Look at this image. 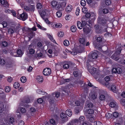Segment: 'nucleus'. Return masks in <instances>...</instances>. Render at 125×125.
Here are the masks:
<instances>
[{
  "label": "nucleus",
  "instance_id": "obj_1",
  "mask_svg": "<svg viewBox=\"0 0 125 125\" xmlns=\"http://www.w3.org/2000/svg\"><path fill=\"white\" fill-rule=\"evenodd\" d=\"M122 50V49L121 47L118 48L116 50V51L112 56L111 58L116 61H118L120 59L118 57L119 56Z\"/></svg>",
  "mask_w": 125,
  "mask_h": 125
},
{
  "label": "nucleus",
  "instance_id": "obj_2",
  "mask_svg": "<svg viewBox=\"0 0 125 125\" xmlns=\"http://www.w3.org/2000/svg\"><path fill=\"white\" fill-rule=\"evenodd\" d=\"M98 24L103 26L105 25L106 21L105 19L102 17H98Z\"/></svg>",
  "mask_w": 125,
  "mask_h": 125
},
{
  "label": "nucleus",
  "instance_id": "obj_3",
  "mask_svg": "<svg viewBox=\"0 0 125 125\" xmlns=\"http://www.w3.org/2000/svg\"><path fill=\"white\" fill-rule=\"evenodd\" d=\"M51 73V69L50 68H45L43 71V73L45 76H47L49 75Z\"/></svg>",
  "mask_w": 125,
  "mask_h": 125
},
{
  "label": "nucleus",
  "instance_id": "obj_4",
  "mask_svg": "<svg viewBox=\"0 0 125 125\" xmlns=\"http://www.w3.org/2000/svg\"><path fill=\"white\" fill-rule=\"evenodd\" d=\"M105 82L103 84L104 85L107 87L109 88L110 85V83L109 82L110 79L109 76H106L104 78Z\"/></svg>",
  "mask_w": 125,
  "mask_h": 125
},
{
  "label": "nucleus",
  "instance_id": "obj_5",
  "mask_svg": "<svg viewBox=\"0 0 125 125\" xmlns=\"http://www.w3.org/2000/svg\"><path fill=\"white\" fill-rule=\"evenodd\" d=\"M100 94L101 93V94L99 96V99L101 100H103L105 99V96L104 95L107 94L106 92L104 90H101L100 92Z\"/></svg>",
  "mask_w": 125,
  "mask_h": 125
},
{
  "label": "nucleus",
  "instance_id": "obj_6",
  "mask_svg": "<svg viewBox=\"0 0 125 125\" xmlns=\"http://www.w3.org/2000/svg\"><path fill=\"white\" fill-rule=\"evenodd\" d=\"M30 99L29 97H27L25 98V99L23 101V105H22L24 106L25 107H28L29 106V105L27 104L28 103L30 102Z\"/></svg>",
  "mask_w": 125,
  "mask_h": 125
},
{
  "label": "nucleus",
  "instance_id": "obj_7",
  "mask_svg": "<svg viewBox=\"0 0 125 125\" xmlns=\"http://www.w3.org/2000/svg\"><path fill=\"white\" fill-rule=\"evenodd\" d=\"M113 73H117L118 74L120 73L122 71V69L120 67H117L113 68L112 70Z\"/></svg>",
  "mask_w": 125,
  "mask_h": 125
},
{
  "label": "nucleus",
  "instance_id": "obj_8",
  "mask_svg": "<svg viewBox=\"0 0 125 125\" xmlns=\"http://www.w3.org/2000/svg\"><path fill=\"white\" fill-rule=\"evenodd\" d=\"M16 53L14 52L13 53V56L15 57H21L23 53L22 51L20 49H18L16 51V53L17 54H16V55H14V54Z\"/></svg>",
  "mask_w": 125,
  "mask_h": 125
},
{
  "label": "nucleus",
  "instance_id": "obj_9",
  "mask_svg": "<svg viewBox=\"0 0 125 125\" xmlns=\"http://www.w3.org/2000/svg\"><path fill=\"white\" fill-rule=\"evenodd\" d=\"M36 30V29L34 27H33L31 29L28 28V31L30 32V35L32 36H34L35 35V33L34 32L32 31H35Z\"/></svg>",
  "mask_w": 125,
  "mask_h": 125
},
{
  "label": "nucleus",
  "instance_id": "obj_10",
  "mask_svg": "<svg viewBox=\"0 0 125 125\" xmlns=\"http://www.w3.org/2000/svg\"><path fill=\"white\" fill-rule=\"evenodd\" d=\"M0 5H2L6 7L9 6L8 2L5 0H0Z\"/></svg>",
  "mask_w": 125,
  "mask_h": 125
},
{
  "label": "nucleus",
  "instance_id": "obj_11",
  "mask_svg": "<svg viewBox=\"0 0 125 125\" xmlns=\"http://www.w3.org/2000/svg\"><path fill=\"white\" fill-rule=\"evenodd\" d=\"M73 64L71 62H69L68 63H66L63 65V67L64 69H67L73 66Z\"/></svg>",
  "mask_w": 125,
  "mask_h": 125
},
{
  "label": "nucleus",
  "instance_id": "obj_12",
  "mask_svg": "<svg viewBox=\"0 0 125 125\" xmlns=\"http://www.w3.org/2000/svg\"><path fill=\"white\" fill-rule=\"evenodd\" d=\"M73 74L75 77H77L78 76H80L82 75L81 74L80 72L78 70H77L74 71L73 73Z\"/></svg>",
  "mask_w": 125,
  "mask_h": 125
},
{
  "label": "nucleus",
  "instance_id": "obj_13",
  "mask_svg": "<svg viewBox=\"0 0 125 125\" xmlns=\"http://www.w3.org/2000/svg\"><path fill=\"white\" fill-rule=\"evenodd\" d=\"M20 17L23 21H24L27 18V15L24 13H23L20 15Z\"/></svg>",
  "mask_w": 125,
  "mask_h": 125
},
{
  "label": "nucleus",
  "instance_id": "obj_14",
  "mask_svg": "<svg viewBox=\"0 0 125 125\" xmlns=\"http://www.w3.org/2000/svg\"><path fill=\"white\" fill-rule=\"evenodd\" d=\"M83 30L84 32L86 34L89 33L91 31L90 29L86 26L83 27Z\"/></svg>",
  "mask_w": 125,
  "mask_h": 125
},
{
  "label": "nucleus",
  "instance_id": "obj_15",
  "mask_svg": "<svg viewBox=\"0 0 125 125\" xmlns=\"http://www.w3.org/2000/svg\"><path fill=\"white\" fill-rule=\"evenodd\" d=\"M77 49V52L79 53H81L83 52L84 50V48L83 46L81 45H80L79 47H78Z\"/></svg>",
  "mask_w": 125,
  "mask_h": 125
},
{
  "label": "nucleus",
  "instance_id": "obj_16",
  "mask_svg": "<svg viewBox=\"0 0 125 125\" xmlns=\"http://www.w3.org/2000/svg\"><path fill=\"white\" fill-rule=\"evenodd\" d=\"M87 119L88 121L92 122L94 121V119L92 115H89L87 117Z\"/></svg>",
  "mask_w": 125,
  "mask_h": 125
},
{
  "label": "nucleus",
  "instance_id": "obj_17",
  "mask_svg": "<svg viewBox=\"0 0 125 125\" xmlns=\"http://www.w3.org/2000/svg\"><path fill=\"white\" fill-rule=\"evenodd\" d=\"M85 106L86 107L92 108L94 107V105L92 103H88L86 102V103Z\"/></svg>",
  "mask_w": 125,
  "mask_h": 125
},
{
  "label": "nucleus",
  "instance_id": "obj_18",
  "mask_svg": "<svg viewBox=\"0 0 125 125\" xmlns=\"http://www.w3.org/2000/svg\"><path fill=\"white\" fill-rule=\"evenodd\" d=\"M60 117L62 119H64V120L67 121L68 120V117L66 116L65 114L62 113L60 115Z\"/></svg>",
  "mask_w": 125,
  "mask_h": 125
},
{
  "label": "nucleus",
  "instance_id": "obj_19",
  "mask_svg": "<svg viewBox=\"0 0 125 125\" xmlns=\"http://www.w3.org/2000/svg\"><path fill=\"white\" fill-rule=\"evenodd\" d=\"M31 45H29L28 48L29 49V52L30 54H32L34 53L35 52V51L33 49L31 48Z\"/></svg>",
  "mask_w": 125,
  "mask_h": 125
},
{
  "label": "nucleus",
  "instance_id": "obj_20",
  "mask_svg": "<svg viewBox=\"0 0 125 125\" xmlns=\"http://www.w3.org/2000/svg\"><path fill=\"white\" fill-rule=\"evenodd\" d=\"M72 7L71 5H69L66 7V11L67 12H70L72 9Z\"/></svg>",
  "mask_w": 125,
  "mask_h": 125
},
{
  "label": "nucleus",
  "instance_id": "obj_21",
  "mask_svg": "<svg viewBox=\"0 0 125 125\" xmlns=\"http://www.w3.org/2000/svg\"><path fill=\"white\" fill-rule=\"evenodd\" d=\"M79 42L81 43L83 45H85V42L84 38H80L79 39Z\"/></svg>",
  "mask_w": 125,
  "mask_h": 125
},
{
  "label": "nucleus",
  "instance_id": "obj_22",
  "mask_svg": "<svg viewBox=\"0 0 125 125\" xmlns=\"http://www.w3.org/2000/svg\"><path fill=\"white\" fill-rule=\"evenodd\" d=\"M47 35L49 38L51 40L52 42H53L55 44L56 43V42L55 40H54L52 36L51 35L49 34H47Z\"/></svg>",
  "mask_w": 125,
  "mask_h": 125
},
{
  "label": "nucleus",
  "instance_id": "obj_23",
  "mask_svg": "<svg viewBox=\"0 0 125 125\" xmlns=\"http://www.w3.org/2000/svg\"><path fill=\"white\" fill-rule=\"evenodd\" d=\"M91 57L93 59H96L97 58V54L96 52H93L91 54Z\"/></svg>",
  "mask_w": 125,
  "mask_h": 125
},
{
  "label": "nucleus",
  "instance_id": "obj_24",
  "mask_svg": "<svg viewBox=\"0 0 125 125\" xmlns=\"http://www.w3.org/2000/svg\"><path fill=\"white\" fill-rule=\"evenodd\" d=\"M77 24L78 27L79 29H81L82 27H83L82 25V24L80 21H78Z\"/></svg>",
  "mask_w": 125,
  "mask_h": 125
},
{
  "label": "nucleus",
  "instance_id": "obj_25",
  "mask_svg": "<svg viewBox=\"0 0 125 125\" xmlns=\"http://www.w3.org/2000/svg\"><path fill=\"white\" fill-rule=\"evenodd\" d=\"M110 85L111 86V90L114 92H115L116 89L115 86L113 84H110Z\"/></svg>",
  "mask_w": 125,
  "mask_h": 125
},
{
  "label": "nucleus",
  "instance_id": "obj_26",
  "mask_svg": "<svg viewBox=\"0 0 125 125\" xmlns=\"http://www.w3.org/2000/svg\"><path fill=\"white\" fill-rule=\"evenodd\" d=\"M117 103L115 101H113L110 102V106L112 107H115Z\"/></svg>",
  "mask_w": 125,
  "mask_h": 125
},
{
  "label": "nucleus",
  "instance_id": "obj_27",
  "mask_svg": "<svg viewBox=\"0 0 125 125\" xmlns=\"http://www.w3.org/2000/svg\"><path fill=\"white\" fill-rule=\"evenodd\" d=\"M96 71V69L94 67H93L91 69H89V72L92 74H94Z\"/></svg>",
  "mask_w": 125,
  "mask_h": 125
},
{
  "label": "nucleus",
  "instance_id": "obj_28",
  "mask_svg": "<svg viewBox=\"0 0 125 125\" xmlns=\"http://www.w3.org/2000/svg\"><path fill=\"white\" fill-rule=\"evenodd\" d=\"M66 113L69 117L71 116L72 115V111L70 110H67L66 111Z\"/></svg>",
  "mask_w": 125,
  "mask_h": 125
},
{
  "label": "nucleus",
  "instance_id": "obj_29",
  "mask_svg": "<svg viewBox=\"0 0 125 125\" xmlns=\"http://www.w3.org/2000/svg\"><path fill=\"white\" fill-rule=\"evenodd\" d=\"M6 95L4 92L2 91H1V93L0 94V98L4 99Z\"/></svg>",
  "mask_w": 125,
  "mask_h": 125
},
{
  "label": "nucleus",
  "instance_id": "obj_30",
  "mask_svg": "<svg viewBox=\"0 0 125 125\" xmlns=\"http://www.w3.org/2000/svg\"><path fill=\"white\" fill-rule=\"evenodd\" d=\"M93 44L94 45L95 47H96L98 49H100L102 48V46L100 45H98V44L97 43H96L95 42H93Z\"/></svg>",
  "mask_w": 125,
  "mask_h": 125
},
{
  "label": "nucleus",
  "instance_id": "obj_31",
  "mask_svg": "<svg viewBox=\"0 0 125 125\" xmlns=\"http://www.w3.org/2000/svg\"><path fill=\"white\" fill-rule=\"evenodd\" d=\"M36 92L37 93L42 95L44 94L45 93H46L45 92L43 91L42 90L39 89L37 90Z\"/></svg>",
  "mask_w": 125,
  "mask_h": 125
},
{
  "label": "nucleus",
  "instance_id": "obj_32",
  "mask_svg": "<svg viewBox=\"0 0 125 125\" xmlns=\"http://www.w3.org/2000/svg\"><path fill=\"white\" fill-rule=\"evenodd\" d=\"M14 117H11L10 118L9 121V123L13 124L14 122Z\"/></svg>",
  "mask_w": 125,
  "mask_h": 125
},
{
  "label": "nucleus",
  "instance_id": "obj_33",
  "mask_svg": "<svg viewBox=\"0 0 125 125\" xmlns=\"http://www.w3.org/2000/svg\"><path fill=\"white\" fill-rule=\"evenodd\" d=\"M34 5H31L29 6V12H34Z\"/></svg>",
  "mask_w": 125,
  "mask_h": 125
},
{
  "label": "nucleus",
  "instance_id": "obj_34",
  "mask_svg": "<svg viewBox=\"0 0 125 125\" xmlns=\"http://www.w3.org/2000/svg\"><path fill=\"white\" fill-rule=\"evenodd\" d=\"M6 63V61L3 59H0V64L1 65H4Z\"/></svg>",
  "mask_w": 125,
  "mask_h": 125
},
{
  "label": "nucleus",
  "instance_id": "obj_35",
  "mask_svg": "<svg viewBox=\"0 0 125 125\" xmlns=\"http://www.w3.org/2000/svg\"><path fill=\"white\" fill-rule=\"evenodd\" d=\"M87 113L89 114H92L94 113V111L91 109H90L87 110Z\"/></svg>",
  "mask_w": 125,
  "mask_h": 125
},
{
  "label": "nucleus",
  "instance_id": "obj_36",
  "mask_svg": "<svg viewBox=\"0 0 125 125\" xmlns=\"http://www.w3.org/2000/svg\"><path fill=\"white\" fill-rule=\"evenodd\" d=\"M36 79L39 82H42L43 80V79L42 77L39 76L37 77Z\"/></svg>",
  "mask_w": 125,
  "mask_h": 125
},
{
  "label": "nucleus",
  "instance_id": "obj_37",
  "mask_svg": "<svg viewBox=\"0 0 125 125\" xmlns=\"http://www.w3.org/2000/svg\"><path fill=\"white\" fill-rule=\"evenodd\" d=\"M46 14V12L44 11H42V12L40 14L41 17L43 19H44V17Z\"/></svg>",
  "mask_w": 125,
  "mask_h": 125
},
{
  "label": "nucleus",
  "instance_id": "obj_38",
  "mask_svg": "<svg viewBox=\"0 0 125 125\" xmlns=\"http://www.w3.org/2000/svg\"><path fill=\"white\" fill-rule=\"evenodd\" d=\"M57 2L54 0L52 1V5L53 7H55L57 5Z\"/></svg>",
  "mask_w": 125,
  "mask_h": 125
},
{
  "label": "nucleus",
  "instance_id": "obj_39",
  "mask_svg": "<svg viewBox=\"0 0 125 125\" xmlns=\"http://www.w3.org/2000/svg\"><path fill=\"white\" fill-rule=\"evenodd\" d=\"M20 86V84L18 82L15 83L13 85V86L15 88H17Z\"/></svg>",
  "mask_w": 125,
  "mask_h": 125
},
{
  "label": "nucleus",
  "instance_id": "obj_40",
  "mask_svg": "<svg viewBox=\"0 0 125 125\" xmlns=\"http://www.w3.org/2000/svg\"><path fill=\"white\" fill-rule=\"evenodd\" d=\"M26 80L27 79L25 77H22L21 78V81L22 83H25L26 82Z\"/></svg>",
  "mask_w": 125,
  "mask_h": 125
},
{
  "label": "nucleus",
  "instance_id": "obj_41",
  "mask_svg": "<svg viewBox=\"0 0 125 125\" xmlns=\"http://www.w3.org/2000/svg\"><path fill=\"white\" fill-rule=\"evenodd\" d=\"M109 11L107 9L104 8L103 9L102 12L104 14L107 13Z\"/></svg>",
  "mask_w": 125,
  "mask_h": 125
},
{
  "label": "nucleus",
  "instance_id": "obj_42",
  "mask_svg": "<svg viewBox=\"0 0 125 125\" xmlns=\"http://www.w3.org/2000/svg\"><path fill=\"white\" fill-rule=\"evenodd\" d=\"M63 44L64 46H68L69 44V42L68 41L65 40L63 42Z\"/></svg>",
  "mask_w": 125,
  "mask_h": 125
},
{
  "label": "nucleus",
  "instance_id": "obj_43",
  "mask_svg": "<svg viewBox=\"0 0 125 125\" xmlns=\"http://www.w3.org/2000/svg\"><path fill=\"white\" fill-rule=\"evenodd\" d=\"M71 30L73 32H75L76 31V28L75 26H72L71 27Z\"/></svg>",
  "mask_w": 125,
  "mask_h": 125
},
{
  "label": "nucleus",
  "instance_id": "obj_44",
  "mask_svg": "<svg viewBox=\"0 0 125 125\" xmlns=\"http://www.w3.org/2000/svg\"><path fill=\"white\" fill-rule=\"evenodd\" d=\"M5 90L6 92L8 93L10 91V87L9 86H6L5 88Z\"/></svg>",
  "mask_w": 125,
  "mask_h": 125
},
{
  "label": "nucleus",
  "instance_id": "obj_45",
  "mask_svg": "<svg viewBox=\"0 0 125 125\" xmlns=\"http://www.w3.org/2000/svg\"><path fill=\"white\" fill-rule=\"evenodd\" d=\"M62 15V12L60 11H58L56 13V15L58 17H60Z\"/></svg>",
  "mask_w": 125,
  "mask_h": 125
},
{
  "label": "nucleus",
  "instance_id": "obj_46",
  "mask_svg": "<svg viewBox=\"0 0 125 125\" xmlns=\"http://www.w3.org/2000/svg\"><path fill=\"white\" fill-rule=\"evenodd\" d=\"M64 34V32L62 31H60L58 33V36L59 37H62L63 36Z\"/></svg>",
  "mask_w": 125,
  "mask_h": 125
},
{
  "label": "nucleus",
  "instance_id": "obj_47",
  "mask_svg": "<svg viewBox=\"0 0 125 125\" xmlns=\"http://www.w3.org/2000/svg\"><path fill=\"white\" fill-rule=\"evenodd\" d=\"M97 42H101L102 41V38L101 37H97L96 39Z\"/></svg>",
  "mask_w": 125,
  "mask_h": 125
},
{
  "label": "nucleus",
  "instance_id": "obj_48",
  "mask_svg": "<svg viewBox=\"0 0 125 125\" xmlns=\"http://www.w3.org/2000/svg\"><path fill=\"white\" fill-rule=\"evenodd\" d=\"M94 125H102V123L100 122L97 121L94 122Z\"/></svg>",
  "mask_w": 125,
  "mask_h": 125
},
{
  "label": "nucleus",
  "instance_id": "obj_49",
  "mask_svg": "<svg viewBox=\"0 0 125 125\" xmlns=\"http://www.w3.org/2000/svg\"><path fill=\"white\" fill-rule=\"evenodd\" d=\"M118 113L116 112H114L113 114V116L114 117L117 118L118 116Z\"/></svg>",
  "mask_w": 125,
  "mask_h": 125
},
{
  "label": "nucleus",
  "instance_id": "obj_50",
  "mask_svg": "<svg viewBox=\"0 0 125 125\" xmlns=\"http://www.w3.org/2000/svg\"><path fill=\"white\" fill-rule=\"evenodd\" d=\"M20 111L21 113H25L26 112V110L25 109L22 107H21L20 108Z\"/></svg>",
  "mask_w": 125,
  "mask_h": 125
},
{
  "label": "nucleus",
  "instance_id": "obj_51",
  "mask_svg": "<svg viewBox=\"0 0 125 125\" xmlns=\"http://www.w3.org/2000/svg\"><path fill=\"white\" fill-rule=\"evenodd\" d=\"M105 3L106 5H109L111 4V1L110 0H106Z\"/></svg>",
  "mask_w": 125,
  "mask_h": 125
},
{
  "label": "nucleus",
  "instance_id": "obj_52",
  "mask_svg": "<svg viewBox=\"0 0 125 125\" xmlns=\"http://www.w3.org/2000/svg\"><path fill=\"white\" fill-rule=\"evenodd\" d=\"M105 116L107 118H110L112 116V115L111 114L108 113L105 115Z\"/></svg>",
  "mask_w": 125,
  "mask_h": 125
},
{
  "label": "nucleus",
  "instance_id": "obj_53",
  "mask_svg": "<svg viewBox=\"0 0 125 125\" xmlns=\"http://www.w3.org/2000/svg\"><path fill=\"white\" fill-rule=\"evenodd\" d=\"M83 12L84 13H86L87 12V9L86 7H84L82 8V9Z\"/></svg>",
  "mask_w": 125,
  "mask_h": 125
},
{
  "label": "nucleus",
  "instance_id": "obj_54",
  "mask_svg": "<svg viewBox=\"0 0 125 125\" xmlns=\"http://www.w3.org/2000/svg\"><path fill=\"white\" fill-rule=\"evenodd\" d=\"M81 4L83 6H85L86 4L85 1L84 0H82L81 1Z\"/></svg>",
  "mask_w": 125,
  "mask_h": 125
},
{
  "label": "nucleus",
  "instance_id": "obj_55",
  "mask_svg": "<svg viewBox=\"0 0 125 125\" xmlns=\"http://www.w3.org/2000/svg\"><path fill=\"white\" fill-rule=\"evenodd\" d=\"M51 124L54 125H55V120L53 119H51L50 121Z\"/></svg>",
  "mask_w": 125,
  "mask_h": 125
},
{
  "label": "nucleus",
  "instance_id": "obj_56",
  "mask_svg": "<svg viewBox=\"0 0 125 125\" xmlns=\"http://www.w3.org/2000/svg\"><path fill=\"white\" fill-rule=\"evenodd\" d=\"M55 27L57 28H60L62 27V25L60 23H58L55 24Z\"/></svg>",
  "mask_w": 125,
  "mask_h": 125
},
{
  "label": "nucleus",
  "instance_id": "obj_57",
  "mask_svg": "<svg viewBox=\"0 0 125 125\" xmlns=\"http://www.w3.org/2000/svg\"><path fill=\"white\" fill-rule=\"evenodd\" d=\"M85 119L84 117L83 116H81L79 117V120L80 121V123L81 121H83Z\"/></svg>",
  "mask_w": 125,
  "mask_h": 125
},
{
  "label": "nucleus",
  "instance_id": "obj_58",
  "mask_svg": "<svg viewBox=\"0 0 125 125\" xmlns=\"http://www.w3.org/2000/svg\"><path fill=\"white\" fill-rule=\"evenodd\" d=\"M2 44L3 46L6 47L7 46L8 43L6 41H4L2 42Z\"/></svg>",
  "mask_w": 125,
  "mask_h": 125
},
{
  "label": "nucleus",
  "instance_id": "obj_59",
  "mask_svg": "<svg viewBox=\"0 0 125 125\" xmlns=\"http://www.w3.org/2000/svg\"><path fill=\"white\" fill-rule=\"evenodd\" d=\"M8 32L11 34H12L14 32L13 30L11 28H10L8 30Z\"/></svg>",
  "mask_w": 125,
  "mask_h": 125
},
{
  "label": "nucleus",
  "instance_id": "obj_60",
  "mask_svg": "<svg viewBox=\"0 0 125 125\" xmlns=\"http://www.w3.org/2000/svg\"><path fill=\"white\" fill-rule=\"evenodd\" d=\"M80 9L79 7L77 8L76 11L75 13L77 16H78L79 13Z\"/></svg>",
  "mask_w": 125,
  "mask_h": 125
},
{
  "label": "nucleus",
  "instance_id": "obj_61",
  "mask_svg": "<svg viewBox=\"0 0 125 125\" xmlns=\"http://www.w3.org/2000/svg\"><path fill=\"white\" fill-rule=\"evenodd\" d=\"M75 105L78 106H80L81 104H82V103H80L79 101H77L75 102Z\"/></svg>",
  "mask_w": 125,
  "mask_h": 125
},
{
  "label": "nucleus",
  "instance_id": "obj_62",
  "mask_svg": "<svg viewBox=\"0 0 125 125\" xmlns=\"http://www.w3.org/2000/svg\"><path fill=\"white\" fill-rule=\"evenodd\" d=\"M120 102L121 104L125 106V100L122 99L121 100Z\"/></svg>",
  "mask_w": 125,
  "mask_h": 125
},
{
  "label": "nucleus",
  "instance_id": "obj_63",
  "mask_svg": "<svg viewBox=\"0 0 125 125\" xmlns=\"http://www.w3.org/2000/svg\"><path fill=\"white\" fill-rule=\"evenodd\" d=\"M2 24L3 26V28H5L6 27L7 25V23L6 21H3L2 23Z\"/></svg>",
  "mask_w": 125,
  "mask_h": 125
},
{
  "label": "nucleus",
  "instance_id": "obj_64",
  "mask_svg": "<svg viewBox=\"0 0 125 125\" xmlns=\"http://www.w3.org/2000/svg\"><path fill=\"white\" fill-rule=\"evenodd\" d=\"M24 124V122L22 120H20L18 122V125H23Z\"/></svg>",
  "mask_w": 125,
  "mask_h": 125
}]
</instances>
